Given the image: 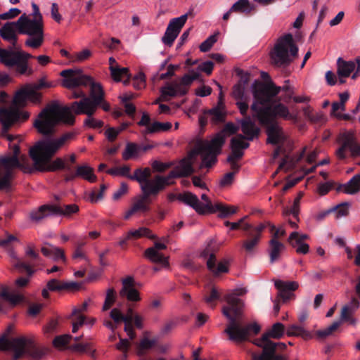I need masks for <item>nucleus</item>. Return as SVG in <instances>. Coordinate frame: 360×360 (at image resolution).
Here are the masks:
<instances>
[{
  "mask_svg": "<svg viewBox=\"0 0 360 360\" xmlns=\"http://www.w3.org/2000/svg\"><path fill=\"white\" fill-rule=\"evenodd\" d=\"M63 77V86L72 89L79 86L90 87L89 96L83 101H74L68 106H60L57 103L49 104L38 115L33 122L37 132L44 136H51L56 131V127L59 122L72 125L75 122V115L88 113L94 115L105 97V92L101 84L95 82L93 78L84 75L80 68L67 69L60 72Z\"/></svg>",
  "mask_w": 360,
  "mask_h": 360,
  "instance_id": "f257e3e1",
  "label": "nucleus"
},
{
  "mask_svg": "<svg viewBox=\"0 0 360 360\" xmlns=\"http://www.w3.org/2000/svg\"><path fill=\"white\" fill-rule=\"evenodd\" d=\"M280 91L281 86H276L272 82L266 84L255 82L252 85L254 102L250 108L253 112V117H256L259 123L276 122V117L285 120L287 116H289V110L285 105H271L272 99Z\"/></svg>",
  "mask_w": 360,
  "mask_h": 360,
  "instance_id": "f03ea898",
  "label": "nucleus"
},
{
  "mask_svg": "<svg viewBox=\"0 0 360 360\" xmlns=\"http://www.w3.org/2000/svg\"><path fill=\"white\" fill-rule=\"evenodd\" d=\"M246 292V289L238 288L236 289L233 293L226 295L224 300L228 305L222 309L223 314L229 321L224 333L228 335L231 341L238 343L247 340L251 331L257 334L260 330V326L257 323L241 325L240 318L243 314V302L238 298V296L243 295Z\"/></svg>",
  "mask_w": 360,
  "mask_h": 360,
  "instance_id": "7ed1b4c3",
  "label": "nucleus"
},
{
  "mask_svg": "<svg viewBox=\"0 0 360 360\" xmlns=\"http://www.w3.org/2000/svg\"><path fill=\"white\" fill-rule=\"evenodd\" d=\"M41 96L40 93L34 92L27 84L17 91L11 105L8 108H0V122L3 131L6 132L13 124L27 120L30 113L22 108L26 106L28 101L34 103H39Z\"/></svg>",
  "mask_w": 360,
  "mask_h": 360,
  "instance_id": "20e7f679",
  "label": "nucleus"
},
{
  "mask_svg": "<svg viewBox=\"0 0 360 360\" xmlns=\"http://www.w3.org/2000/svg\"><path fill=\"white\" fill-rule=\"evenodd\" d=\"M51 146L44 143L41 141H37L29 151L30 157L34 162V168H32L28 163L26 162L27 158L26 156H21L19 160L24 167H29L30 172L34 169L39 172H54L58 169H66L70 170L69 167H66L64 160L58 158L51 161V158L58 151L51 152Z\"/></svg>",
  "mask_w": 360,
  "mask_h": 360,
  "instance_id": "39448f33",
  "label": "nucleus"
},
{
  "mask_svg": "<svg viewBox=\"0 0 360 360\" xmlns=\"http://www.w3.org/2000/svg\"><path fill=\"white\" fill-rule=\"evenodd\" d=\"M297 56L298 47L290 33L278 37L269 52L271 64L278 68L288 67Z\"/></svg>",
  "mask_w": 360,
  "mask_h": 360,
  "instance_id": "423d86ee",
  "label": "nucleus"
},
{
  "mask_svg": "<svg viewBox=\"0 0 360 360\" xmlns=\"http://www.w3.org/2000/svg\"><path fill=\"white\" fill-rule=\"evenodd\" d=\"M13 156L0 157V190L8 192L11 191V179L13 178V170L15 168L21 169L24 172H30V168L24 167L20 163L18 155L20 147L15 144L13 146Z\"/></svg>",
  "mask_w": 360,
  "mask_h": 360,
  "instance_id": "0eeeda50",
  "label": "nucleus"
},
{
  "mask_svg": "<svg viewBox=\"0 0 360 360\" xmlns=\"http://www.w3.org/2000/svg\"><path fill=\"white\" fill-rule=\"evenodd\" d=\"M18 33L29 35L25 41V45L37 49L41 46L44 41V24L43 20L29 18L25 13L22 14L18 20Z\"/></svg>",
  "mask_w": 360,
  "mask_h": 360,
  "instance_id": "6e6552de",
  "label": "nucleus"
},
{
  "mask_svg": "<svg viewBox=\"0 0 360 360\" xmlns=\"http://www.w3.org/2000/svg\"><path fill=\"white\" fill-rule=\"evenodd\" d=\"M203 143L200 141H198L195 148L189 153L187 158L182 159L179 164L175 167V170L178 171V174L180 177H186L188 176L194 172V168L193 165L195 162V157L198 155H201L202 156V162L200 165V168L207 167L210 168L216 162L210 163V166L207 165L208 163L204 162V158L207 157V161L210 162L211 160V154L210 155L209 150L206 147H203Z\"/></svg>",
  "mask_w": 360,
  "mask_h": 360,
  "instance_id": "1a4fd4ad",
  "label": "nucleus"
},
{
  "mask_svg": "<svg viewBox=\"0 0 360 360\" xmlns=\"http://www.w3.org/2000/svg\"><path fill=\"white\" fill-rule=\"evenodd\" d=\"M239 127L234 124L233 122H228L225 124L223 129L217 133L210 141H201L203 143V147H206L209 150L210 154L211 153V160L207 161V156L204 158V162H207V165L210 166L212 162H216L217 157L221 151V147L225 143L226 137L227 135L236 134Z\"/></svg>",
  "mask_w": 360,
  "mask_h": 360,
  "instance_id": "9d476101",
  "label": "nucleus"
},
{
  "mask_svg": "<svg viewBox=\"0 0 360 360\" xmlns=\"http://www.w3.org/2000/svg\"><path fill=\"white\" fill-rule=\"evenodd\" d=\"M150 176L151 171L150 169L148 168V175L146 178L143 186H141V191H143L146 195H158L166 186L174 184V181H171L172 179L181 178L178 174V171L175 170V169L171 171L167 176L157 174L155 175L153 179H150Z\"/></svg>",
  "mask_w": 360,
  "mask_h": 360,
  "instance_id": "9b49d317",
  "label": "nucleus"
},
{
  "mask_svg": "<svg viewBox=\"0 0 360 360\" xmlns=\"http://www.w3.org/2000/svg\"><path fill=\"white\" fill-rule=\"evenodd\" d=\"M193 9H191L188 12L186 13L181 15L178 18H172L166 29V31L162 37V41L165 45H167L168 46H171L176 37H178L179 34L180 33L182 27L184 26L185 23L186 22L187 19L188 17H193Z\"/></svg>",
  "mask_w": 360,
  "mask_h": 360,
  "instance_id": "f8f14e48",
  "label": "nucleus"
},
{
  "mask_svg": "<svg viewBox=\"0 0 360 360\" xmlns=\"http://www.w3.org/2000/svg\"><path fill=\"white\" fill-rule=\"evenodd\" d=\"M340 146L335 152L337 158L340 160H344L347 158L346 150L350 151L352 157L360 155V144H358L352 131H347L342 134L339 139Z\"/></svg>",
  "mask_w": 360,
  "mask_h": 360,
  "instance_id": "ddd939ff",
  "label": "nucleus"
},
{
  "mask_svg": "<svg viewBox=\"0 0 360 360\" xmlns=\"http://www.w3.org/2000/svg\"><path fill=\"white\" fill-rule=\"evenodd\" d=\"M26 340L25 337L21 336L12 339L7 338V334L0 336V350L6 351L12 349L14 351L12 360H18L23 354H26L25 351Z\"/></svg>",
  "mask_w": 360,
  "mask_h": 360,
  "instance_id": "4468645a",
  "label": "nucleus"
},
{
  "mask_svg": "<svg viewBox=\"0 0 360 360\" xmlns=\"http://www.w3.org/2000/svg\"><path fill=\"white\" fill-rule=\"evenodd\" d=\"M131 168L129 165H124L122 167H115L108 169L106 173L112 176H125L134 181H136L140 188L143 185L146 178L148 175V167L138 168L134 172V174H130Z\"/></svg>",
  "mask_w": 360,
  "mask_h": 360,
  "instance_id": "2eb2a0df",
  "label": "nucleus"
},
{
  "mask_svg": "<svg viewBox=\"0 0 360 360\" xmlns=\"http://www.w3.org/2000/svg\"><path fill=\"white\" fill-rule=\"evenodd\" d=\"M274 285L278 289V293L274 307L275 312L277 314L280 310V306L277 302L281 299L283 302H287L293 295L292 292L296 290L299 284L295 281H283L282 280H275Z\"/></svg>",
  "mask_w": 360,
  "mask_h": 360,
  "instance_id": "dca6fc26",
  "label": "nucleus"
},
{
  "mask_svg": "<svg viewBox=\"0 0 360 360\" xmlns=\"http://www.w3.org/2000/svg\"><path fill=\"white\" fill-rule=\"evenodd\" d=\"M214 241L211 240L206 248L202 252L201 256L202 257H206L209 256V258L207 261V266L209 270H210L214 274L219 275L221 273H226L229 271V262L226 260H224L219 262L216 267V257L214 255V249L213 247Z\"/></svg>",
  "mask_w": 360,
  "mask_h": 360,
  "instance_id": "f3484780",
  "label": "nucleus"
},
{
  "mask_svg": "<svg viewBox=\"0 0 360 360\" xmlns=\"http://www.w3.org/2000/svg\"><path fill=\"white\" fill-rule=\"evenodd\" d=\"M266 127L267 135L266 143L272 145H283L286 140V136L278 122L260 123Z\"/></svg>",
  "mask_w": 360,
  "mask_h": 360,
  "instance_id": "a211bd4d",
  "label": "nucleus"
},
{
  "mask_svg": "<svg viewBox=\"0 0 360 360\" xmlns=\"http://www.w3.org/2000/svg\"><path fill=\"white\" fill-rule=\"evenodd\" d=\"M18 25L17 20L15 22H7L0 28V37L5 41H8L13 48H17Z\"/></svg>",
  "mask_w": 360,
  "mask_h": 360,
  "instance_id": "6ab92c4d",
  "label": "nucleus"
},
{
  "mask_svg": "<svg viewBox=\"0 0 360 360\" xmlns=\"http://www.w3.org/2000/svg\"><path fill=\"white\" fill-rule=\"evenodd\" d=\"M265 227L266 225L264 224H260L259 226L252 227L246 232V235L249 238L243 242V246L247 252H251L259 244L262 232L264 231Z\"/></svg>",
  "mask_w": 360,
  "mask_h": 360,
  "instance_id": "aec40b11",
  "label": "nucleus"
},
{
  "mask_svg": "<svg viewBox=\"0 0 360 360\" xmlns=\"http://www.w3.org/2000/svg\"><path fill=\"white\" fill-rule=\"evenodd\" d=\"M360 302L356 298H352L351 301L342 307L340 312L341 323L347 322L351 325H355L356 320L353 317L354 312L359 308Z\"/></svg>",
  "mask_w": 360,
  "mask_h": 360,
  "instance_id": "412c9836",
  "label": "nucleus"
},
{
  "mask_svg": "<svg viewBox=\"0 0 360 360\" xmlns=\"http://www.w3.org/2000/svg\"><path fill=\"white\" fill-rule=\"evenodd\" d=\"M285 327L281 323H274L270 329L264 333L260 338L255 339L253 343L255 345H260L267 341H271V338L280 339L284 335Z\"/></svg>",
  "mask_w": 360,
  "mask_h": 360,
  "instance_id": "4be33fe9",
  "label": "nucleus"
},
{
  "mask_svg": "<svg viewBox=\"0 0 360 360\" xmlns=\"http://www.w3.org/2000/svg\"><path fill=\"white\" fill-rule=\"evenodd\" d=\"M278 231L276 230L269 241V254L271 264L279 260L281 252L285 250L284 244L278 240Z\"/></svg>",
  "mask_w": 360,
  "mask_h": 360,
  "instance_id": "5701e85b",
  "label": "nucleus"
},
{
  "mask_svg": "<svg viewBox=\"0 0 360 360\" xmlns=\"http://www.w3.org/2000/svg\"><path fill=\"white\" fill-rule=\"evenodd\" d=\"M81 286L82 284L77 282H61L56 278L51 279L46 284V288L50 291L77 290Z\"/></svg>",
  "mask_w": 360,
  "mask_h": 360,
  "instance_id": "b1692460",
  "label": "nucleus"
},
{
  "mask_svg": "<svg viewBox=\"0 0 360 360\" xmlns=\"http://www.w3.org/2000/svg\"><path fill=\"white\" fill-rule=\"evenodd\" d=\"M241 125V130L244 134L245 139L252 141L257 138L259 133V129L251 120L249 116H246L244 119L240 121Z\"/></svg>",
  "mask_w": 360,
  "mask_h": 360,
  "instance_id": "393cba45",
  "label": "nucleus"
},
{
  "mask_svg": "<svg viewBox=\"0 0 360 360\" xmlns=\"http://www.w3.org/2000/svg\"><path fill=\"white\" fill-rule=\"evenodd\" d=\"M178 200L184 202L194 209L198 214H203V208L200 205V200L198 196L191 192L186 191L182 193L178 194Z\"/></svg>",
  "mask_w": 360,
  "mask_h": 360,
  "instance_id": "a878e982",
  "label": "nucleus"
},
{
  "mask_svg": "<svg viewBox=\"0 0 360 360\" xmlns=\"http://www.w3.org/2000/svg\"><path fill=\"white\" fill-rule=\"evenodd\" d=\"M8 254L11 258V262L15 269H16L19 273L25 271L27 275L32 276L34 271L32 269V264L30 263H26L22 261L13 249L9 250Z\"/></svg>",
  "mask_w": 360,
  "mask_h": 360,
  "instance_id": "bb28decb",
  "label": "nucleus"
},
{
  "mask_svg": "<svg viewBox=\"0 0 360 360\" xmlns=\"http://www.w3.org/2000/svg\"><path fill=\"white\" fill-rule=\"evenodd\" d=\"M41 252L45 257H49L53 261H57L60 259L65 261L64 251L61 248L56 247L48 242L44 243L41 248Z\"/></svg>",
  "mask_w": 360,
  "mask_h": 360,
  "instance_id": "cd10ccee",
  "label": "nucleus"
},
{
  "mask_svg": "<svg viewBox=\"0 0 360 360\" xmlns=\"http://www.w3.org/2000/svg\"><path fill=\"white\" fill-rule=\"evenodd\" d=\"M338 191H342L349 195H354L360 191V174L354 175L348 182L340 185Z\"/></svg>",
  "mask_w": 360,
  "mask_h": 360,
  "instance_id": "c85d7f7f",
  "label": "nucleus"
},
{
  "mask_svg": "<svg viewBox=\"0 0 360 360\" xmlns=\"http://www.w3.org/2000/svg\"><path fill=\"white\" fill-rule=\"evenodd\" d=\"M357 65L356 58L355 60H345L342 58L337 60L338 76L349 77Z\"/></svg>",
  "mask_w": 360,
  "mask_h": 360,
  "instance_id": "c756f323",
  "label": "nucleus"
},
{
  "mask_svg": "<svg viewBox=\"0 0 360 360\" xmlns=\"http://www.w3.org/2000/svg\"><path fill=\"white\" fill-rule=\"evenodd\" d=\"M75 136L72 132H68L58 139H44L41 141L51 146V152L58 151L68 140L72 139Z\"/></svg>",
  "mask_w": 360,
  "mask_h": 360,
  "instance_id": "7c9ffc66",
  "label": "nucleus"
},
{
  "mask_svg": "<svg viewBox=\"0 0 360 360\" xmlns=\"http://www.w3.org/2000/svg\"><path fill=\"white\" fill-rule=\"evenodd\" d=\"M26 347L25 351L26 354L32 357L35 360L41 359L46 353L44 348H39L37 347L34 342L33 339L27 338L25 337Z\"/></svg>",
  "mask_w": 360,
  "mask_h": 360,
  "instance_id": "2f4dec72",
  "label": "nucleus"
},
{
  "mask_svg": "<svg viewBox=\"0 0 360 360\" xmlns=\"http://www.w3.org/2000/svg\"><path fill=\"white\" fill-rule=\"evenodd\" d=\"M51 215H54L53 205H41L37 210H32L30 213L31 220L36 222H39L43 219Z\"/></svg>",
  "mask_w": 360,
  "mask_h": 360,
  "instance_id": "473e14b6",
  "label": "nucleus"
},
{
  "mask_svg": "<svg viewBox=\"0 0 360 360\" xmlns=\"http://www.w3.org/2000/svg\"><path fill=\"white\" fill-rule=\"evenodd\" d=\"M144 255L146 258L153 263L161 264L165 267L169 265L167 258L156 250L155 248H147L145 250Z\"/></svg>",
  "mask_w": 360,
  "mask_h": 360,
  "instance_id": "72a5a7b5",
  "label": "nucleus"
},
{
  "mask_svg": "<svg viewBox=\"0 0 360 360\" xmlns=\"http://www.w3.org/2000/svg\"><path fill=\"white\" fill-rule=\"evenodd\" d=\"M54 215L70 217L71 214L77 213L79 211V207L75 204L58 205H53Z\"/></svg>",
  "mask_w": 360,
  "mask_h": 360,
  "instance_id": "f704fd0d",
  "label": "nucleus"
},
{
  "mask_svg": "<svg viewBox=\"0 0 360 360\" xmlns=\"http://www.w3.org/2000/svg\"><path fill=\"white\" fill-rule=\"evenodd\" d=\"M211 209L212 210H210V213L219 212V217L221 218L235 214L238 210L236 207L228 206L220 202L214 204L213 207Z\"/></svg>",
  "mask_w": 360,
  "mask_h": 360,
  "instance_id": "c9c22d12",
  "label": "nucleus"
},
{
  "mask_svg": "<svg viewBox=\"0 0 360 360\" xmlns=\"http://www.w3.org/2000/svg\"><path fill=\"white\" fill-rule=\"evenodd\" d=\"M140 151V145L131 142L127 143L125 148L122 152V159L124 160H129L136 158L139 155Z\"/></svg>",
  "mask_w": 360,
  "mask_h": 360,
  "instance_id": "e433bc0d",
  "label": "nucleus"
},
{
  "mask_svg": "<svg viewBox=\"0 0 360 360\" xmlns=\"http://www.w3.org/2000/svg\"><path fill=\"white\" fill-rule=\"evenodd\" d=\"M76 175L89 182H94L96 180V176L94 174V169L87 165L78 166L76 170Z\"/></svg>",
  "mask_w": 360,
  "mask_h": 360,
  "instance_id": "4c0bfd02",
  "label": "nucleus"
},
{
  "mask_svg": "<svg viewBox=\"0 0 360 360\" xmlns=\"http://www.w3.org/2000/svg\"><path fill=\"white\" fill-rule=\"evenodd\" d=\"M143 236L148 237L150 239H155L157 236L152 234L150 230L146 227H141L136 230H131L127 233V238L137 239Z\"/></svg>",
  "mask_w": 360,
  "mask_h": 360,
  "instance_id": "58836bf2",
  "label": "nucleus"
},
{
  "mask_svg": "<svg viewBox=\"0 0 360 360\" xmlns=\"http://www.w3.org/2000/svg\"><path fill=\"white\" fill-rule=\"evenodd\" d=\"M142 192V196L136 200L134 203L132 205V207L134 208L135 212H148L150 208L149 206L146 203V201L148 199L150 196H156L157 195L154 194H148L146 195V193H144L143 191H141Z\"/></svg>",
  "mask_w": 360,
  "mask_h": 360,
  "instance_id": "ea45409f",
  "label": "nucleus"
},
{
  "mask_svg": "<svg viewBox=\"0 0 360 360\" xmlns=\"http://www.w3.org/2000/svg\"><path fill=\"white\" fill-rule=\"evenodd\" d=\"M205 114L210 115L212 122L215 124L223 122L225 120L226 113L220 106L205 110Z\"/></svg>",
  "mask_w": 360,
  "mask_h": 360,
  "instance_id": "a19ab883",
  "label": "nucleus"
},
{
  "mask_svg": "<svg viewBox=\"0 0 360 360\" xmlns=\"http://www.w3.org/2000/svg\"><path fill=\"white\" fill-rule=\"evenodd\" d=\"M0 54L2 58L9 57L13 56L16 59H20L22 61L27 62V60L32 58L33 56L23 51H15L11 49H4L0 48Z\"/></svg>",
  "mask_w": 360,
  "mask_h": 360,
  "instance_id": "79ce46f5",
  "label": "nucleus"
},
{
  "mask_svg": "<svg viewBox=\"0 0 360 360\" xmlns=\"http://www.w3.org/2000/svg\"><path fill=\"white\" fill-rule=\"evenodd\" d=\"M1 297L15 305L23 300V296L19 292H10L6 288H4L0 293Z\"/></svg>",
  "mask_w": 360,
  "mask_h": 360,
  "instance_id": "37998d69",
  "label": "nucleus"
},
{
  "mask_svg": "<svg viewBox=\"0 0 360 360\" xmlns=\"http://www.w3.org/2000/svg\"><path fill=\"white\" fill-rule=\"evenodd\" d=\"M172 124L170 122H154L146 129L145 134H152L159 131H166L171 129Z\"/></svg>",
  "mask_w": 360,
  "mask_h": 360,
  "instance_id": "c03bdc74",
  "label": "nucleus"
},
{
  "mask_svg": "<svg viewBox=\"0 0 360 360\" xmlns=\"http://www.w3.org/2000/svg\"><path fill=\"white\" fill-rule=\"evenodd\" d=\"M110 70L112 77L116 82L121 81V77L131 78L129 70L127 68H120L119 66H110Z\"/></svg>",
  "mask_w": 360,
  "mask_h": 360,
  "instance_id": "a18cd8bd",
  "label": "nucleus"
},
{
  "mask_svg": "<svg viewBox=\"0 0 360 360\" xmlns=\"http://www.w3.org/2000/svg\"><path fill=\"white\" fill-rule=\"evenodd\" d=\"M245 136L242 134H238L236 136L231 139L230 148L237 150H243L249 147L250 144L244 141Z\"/></svg>",
  "mask_w": 360,
  "mask_h": 360,
  "instance_id": "49530a36",
  "label": "nucleus"
},
{
  "mask_svg": "<svg viewBox=\"0 0 360 360\" xmlns=\"http://www.w3.org/2000/svg\"><path fill=\"white\" fill-rule=\"evenodd\" d=\"M350 203L344 202L331 207L332 212H335V219H338L342 217H347L349 214Z\"/></svg>",
  "mask_w": 360,
  "mask_h": 360,
  "instance_id": "de8ad7c7",
  "label": "nucleus"
},
{
  "mask_svg": "<svg viewBox=\"0 0 360 360\" xmlns=\"http://www.w3.org/2000/svg\"><path fill=\"white\" fill-rule=\"evenodd\" d=\"M251 7L248 0H238L230 8V11L235 13H249Z\"/></svg>",
  "mask_w": 360,
  "mask_h": 360,
  "instance_id": "09e8293b",
  "label": "nucleus"
},
{
  "mask_svg": "<svg viewBox=\"0 0 360 360\" xmlns=\"http://www.w3.org/2000/svg\"><path fill=\"white\" fill-rule=\"evenodd\" d=\"M120 295L121 297H126L129 301L140 300L139 293L134 287L131 288H122Z\"/></svg>",
  "mask_w": 360,
  "mask_h": 360,
  "instance_id": "8fccbe9b",
  "label": "nucleus"
},
{
  "mask_svg": "<svg viewBox=\"0 0 360 360\" xmlns=\"http://www.w3.org/2000/svg\"><path fill=\"white\" fill-rule=\"evenodd\" d=\"M288 336H301L302 338H308L309 333L302 326L292 325L289 326L286 332Z\"/></svg>",
  "mask_w": 360,
  "mask_h": 360,
  "instance_id": "3c124183",
  "label": "nucleus"
},
{
  "mask_svg": "<svg viewBox=\"0 0 360 360\" xmlns=\"http://www.w3.org/2000/svg\"><path fill=\"white\" fill-rule=\"evenodd\" d=\"M257 347H259L262 348V352H265L266 351H269L268 348L272 347V352L276 353V350H284L286 348V345L283 342H275L273 341H267L264 344H262L260 345H257Z\"/></svg>",
  "mask_w": 360,
  "mask_h": 360,
  "instance_id": "603ef678",
  "label": "nucleus"
},
{
  "mask_svg": "<svg viewBox=\"0 0 360 360\" xmlns=\"http://www.w3.org/2000/svg\"><path fill=\"white\" fill-rule=\"evenodd\" d=\"M309 236L305 233H300L298 232L294 231L290 233L288 238V241L290 244L295 248L298 245L300 242L303 243V240L309 239Z\"/></svg>",
  "mask_w": 360,
  "mask_h": 360,
  "instance_id": "864d4df0",
  "label": "nucleus"
},
{
  "mask_svg": "<svg viewBox=\"0 0 360 360\" xmlns=\"http://www.w3.org/2000/svg\"><path fill=\"white\" fill-rule=\"evenodd\" d=\"M302 196H303V193H300L298 194V196L294 200L293 205L291 207V209L285 210L283 212V214L288 215L290 214H292L293 215V217L298 221L299 220L298 214H299V212H300V200Z\"/></svg>",
  "mask_w": 360,
  "mask_h": 360,
  "instance_id": "5fc2aeb1",
  "label": "nucleus"
},
{
  "mask_svg": "<svg viewBox=\"0 0 360 360\" xmlns=\"http://www.w3.org/2000/svg\"><path fill=\"white\" fill-rule=\"evenodd\" d=\"M115 301V291L113 288H108L106 291L105 300L103 306V310L109 309Z\"/></svg>",
  "mask_w": 360,
  "mask_h": 360,
  "instance_id": "6e6d98bb",
  "label": "nucleus"
},
{
  "mask_svg": "<svg viewBox=\"0 0 360 360\" xmlns=\"http://www.w3.org/2000/svg\"><path fill=\"white\" fill-rule=\"evenodd\" d=\"M84 114L87 115V117L84 121V124L85 127L92 129H98L103 126V122L92 117L93 115H89L88 113Z\"/></svg>",
  "mask_w": 360,
  "mask_h": 360,
  "instance_id": "4d7b16f0",
  "label": "nucleus"
},
{
  "mask_svg": "<svg viewBox=\"0 0 360 360\" xmlns=\"http://www.w3.org/2000/svg\"><path fill=\"white\" fill-rule=\"evenodd\" d=\"M71 338L72 335L68 334L58 335L53 339V345L58 349H60L68 344Z\"/></svg>",
  "mask_w": 360,
  "mask_h": 360,
  "instance_id": "13d9d810",
  "label": "nucleus"
},
{
  "mask_svg": "<svg viewBox=\"0 0 360 360\" xmlns=\"http://www.w3.org/2000/svg\"><path fill=\"white\" fill-rule=\"evenodd\" d=\"M232 95L235 99L238 100H248L249 98L245 94V88L241 84H236L233 86Z\"/></svg>",
  "mask_w": 360,
  "mask_h": 360,
  "instance_id": "bf43d9fd",
  "label": "nucleus"
},
{
  "mask_svg": "<svg viewBox=\"0 0 360 360\" xmlns=\"http://www.w3.org/2000/svg\"><path fill=\"white\" fill-rule=\"evenodd\" d=\"M246 218H248V216H245V217L241 218L237 222H231V229L236 230L239 228H241L245 232L248 231L253 226L251 224L245 222V219Z\"/></svg>",
  "mask_w": 360,
  "mask_h": 360,
  "instance_id": "052dcab7",
  "label": "nucleus"
},
{
  "mask_svg": "<svg viewBox=\"0 0 360 360\" xmlns=\"http://www.w3.org/2000/svg\"><path fill=\"white\" fill-rule=\"evenodd\" d=\"M217 38L216 34H213L210 36L206 40H205L200 45L199 48L200 51L207 52L214 45V44L217 41Z\"/></svg>",
  "mask_w": 360,
  "mask_h": 360,
  "instance_id": "680f3d73",
  "label": "nucleus"
},
{
  "mask_svg": "<svg viewBox=\"0 0 360 360\" xmlns=\"http://www.w3.org/2000/svg\"><path fill=\"white\" fill-rule=\"evenodd\" d=\"M220 298V293L215 287H212L210 290V294L208 296H205L204 300L206 303L211 305L212 308H214L215 304H212V302L215 300H218Z\"/></svg>",
  "mask_w": 360,
  "mask_h": 360,
  "instance_id": "e2e57ef3",
  "label": "nucleus"
},
{
  "mask_svg": "<svg viewBox=\"0 0 360 360\" xmlns=\"http://www.w3.org/2000/svg\"><path fill=\"white\" fill-rule=\"evenodd\" d=\"M161 92V96L163 101H168L167 96L169 97H174L176 96V93L174 89V86L172 84H167L165 86H163L161 88L160 90Z\"/></svg>",
  "mask_w": 360,
  "mask_h": 360,
  "instance_id": "0e129e2a",
  "label": "nucleus"
},
{
  "mask_svg": "<svg viewBox=\"0 0 360 360\" xmlns=\"http://www.w3.org/2000/svg\"><path fill=\"white\" fill-rule=\"evenodd\" d=\"M198 72L193 70L191 72V74L184 75L180 82L186 87V86L191 85L194 80L198 78Z\"/></svg>",
  "mask_w": 360,
  "mask_h": 360,
  "instance_id": "69168bd1",
  "label": "nucleus"
},
{
  "mask_svg": "<svg viewBox=\"0 0 360 360\" xmlns=\"http://www.w3.org/2000/svg\"><path fill=\"white\" fill-rule=\"evenodd\" d=\"M91 55V52L89 49H84L75 54L72 60L73 62H82L89 58Z\"/></svg>",
  "mask_w": 360,
  "mask_h": 360,
  "instance_id": "338daca9",
  "label": "nucleus"
},
{
  "mask_svg": "<svg viewBox=\"0 0 360 360\" xmlns=\"http://www.w3.org/2000/svg\"><path fill=\"white\" fill-rule=\"evenodd\" d=\"M267 349L269 350L268 352H262V354H265L264 357H263L264 360H285L283 356L273 353L272 347L268 348Z\"/></svg>",
  "mask_w": 360,
  "mask_h": 360,
  "instance_id": "774afa93",
  "label": "nucleus"
}]
</instances>
